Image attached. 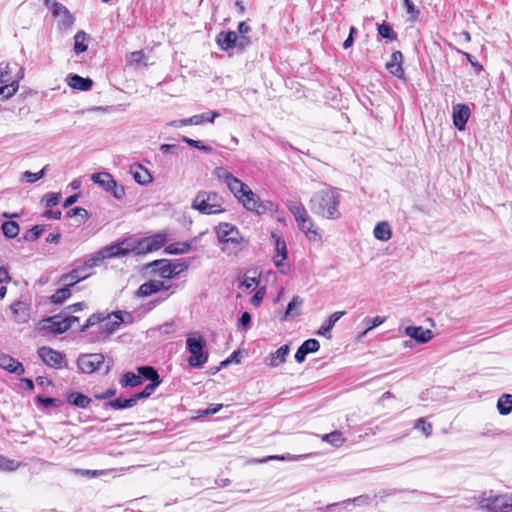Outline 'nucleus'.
Here are the masks:
<instances>
[{"instance_id":"1","label":"nucleus","mask_w":512,"mask_h":512,"mask_svg":"<svg viewBox=\"0 0 512 512\" xmlns=\"http://www.w3.org/2000/svg\"><path fill=\"white\" fill-rule=\"evenodd\" d=\"M341 194L338 188L328 186L315 192L309 201V207L312 213L328 220H336L341 214L339 206Z\"/></svg>"},{"instance_id":"2","label":"nucleus","mask_w":512,"mask_h":512,"mask_svg":"<svg viewBox=\"0 0 512 512\" xmlns=\"http://www.w3.org/2000/svg\"><path fill=\"white\" fill-rule=\"evenodd\" d=\"M224 199L221 195L212 191H200L193 199L191 207L201 214H220L225 211L223 208Z\"/></svg>"},{"instance_id":"3","label":"nucleus","mask_w":512,"mask_h":512,"mask_svg":"<svg viewBox=\"0 0 512 512\" xmlns=\"http://www.w3.org/2000/svg\"><path fill=\"white\" fill-rule=\"evenodd\" d=\"M216 232L223 245L222 250L227 254H235L242 249L243 237L234 225L221 223Z\"/></svg>"},{"instance_id":"4","label":"nucleus","mask_w":512,"mask_h":512,"mask_svg":"<svg viewBox=\"0 0 512 512\" xmlns=\"http://www.w3.org/2000/svg\"><path fill=\"white\" fill-rule=\"evenodd\" d=\"M187 350L191 356L187 362L192 368H200L208 361V353L204 351L205 340L202 336L189 335L186 339Z\"/></svg>"},{"instance_id":"5","label":"nucleus","mask_w":512,"mask_h":512,"mask_svg":"<svg viewBox=\"0 0 512 512\" xmlns=\"http://www.w3.org/2000/svg\"><path fill=\"white\" fill-rule=\"evenodd\" d=\"M18 69L17 64H0V100L7 99L14 95L19 88V77H13L11 74Z\"/></svg>"},{"instance_id":"6","label":"nucleus","mask_w":512,"mask_h":512,"mask_svg":"<svg viewBox=\"0 0 512 512\" xmlns=\"http://www.w3.org/2000/svg\"><path fill=\"white\" fill-rule=\"evenodd\" d=\"M91 180L101 186L106 192L112 194L116 199L120 200L125 196L123 186L118 185L111 174L107 172L94 173Z\"/></svg>"},{"instance_id":"7","label":"nucleus","mask_w":512,"mask_h":512,"mask_svg":"<svg viewBox=\"0 0 512 512\" xmlns=\"http://www.w3.org/2000/svg\"><path fill=\"white\" fill-rule=\"evenodd\" d=\"M105 357L101 353L82 354L77 359V365L83 373L91 374L100 369Z\"/></svg>"},{"instance_id":"8","label":"nucleus","mask_w":512,"mask_h":512,"mask_svg":"<svg viewBox=\"0 0 512 512\" xmlns=\"http://www.w3.org/2000/svg\"><path fill=\"white\" fill-rule=\"evenodd\" d=\"M38 355L42 359V361L49 367L61 369L66 366L64 354L50 347H40L38 349Z\"/></svg>"},{"instance_id":"9","label":"nucleus","mask_w":512,"mask_h":512,"mask_svg":"<svg viewBox=\"0 0 512 512\" xmlns=\"http://www.w3.org/2000/svg\"><path fill=\"white\" fill-rule=\"evenodd\" d=\"M471 115L470 108L466 104H455L452 107V118L454 126L463 131Z\"/></svg>"},{"instance_id":"10","label":"nucleus","mask_w":512,"mask_h":512,"mask_svg":"<svg viewBox=\"0 0 512 512\" xmlns=\"http://www.w3.org/2000/svg\"><path fill=\"white\" fill-rule=\"evenodd\" d=\"M505 495H489L488 497H481L479 500V507L481 509H486L489 512H508L502 507L503 502H505Z\"/></svg>"},{"instance_id":"11","label":"nucleus","mask_w":512,"mask_h":512,"mask_svg":"<svg viewBox=\"0 0 512 512\" xmlns=\"http://www.w3.org/2000/svg\"><path fill=\"white\" fill-rule=\"evenodd\" d=\"M171 285H167L164 281L151 279L142 285L137 290V295L140 297H148L157 292L168 290Z\"/></svg>"},{"instance_id":"12","label":"nucleus","mask_w":512,"mask_h":512,"mask_svg":"<svg viewBox=\"0 0 512 512\" xmlns=\"http://www.w3.org/2000/svg\"><path fill=\"white\" fill-rule=\"evenodd\" d=\"M165 242L166 234L158 233L144 238L142 241H140L139 246L143 252H151L163 247Z\"/></svg>"},{"instance_id":"13","label":"nucleus","mask_w":512,"mask_h":512,"mask_svg":"<svg viewBox=\"0 0 512 512\" xmlns=\"http://www.w3.org/2000/svg\"><path fill=\"white\" fill-rule=\"evenodd\" d=\"M238 200L249 211L260 214L265 209V207L259 202L257 195L250 188L246 190V193L242 195V198H239Z\"/></svg>"},{"instance_id":"14","label":"nucleus","mask_w":512,"mask_h":512,"mask_svg":"<svg viewBox=\"0 0 512 512\" xmlns=\"http://www.w3.org/2000/svg\"><path fill=\"white\" fill-rule=\"evenodd\" d=\"M405 334L421 344L427 343L433 338V332L421 326H408L405 328Z\"/></svg>"},{"instance_id":"15","label":"nucleus","mask_w":512,"mask_h":512,"mask_svg":"<svg viewBox=\"0 0 512 512\" xmlns=\"http://www.w3.org/2000/svg\"><path fill=\"white\" fill-rule=\"evenodd\" d=\"M10 309L16 323L23 324L28 322L30 318V308L26 303L16 301L11 304Z\"/></svg>"},{"instance_id":"16","label":"nucleus","mask_w":512,"mask_h":512,"mask_svg":"<svg viewBox=\"0 0 512 512\" xmlns=\"http://www.w3.org/2000/svg\"><path fill=\"white\" fill-rule=\"evenodd\" d=\"M52 323L53 331L55 333H64L73 327L75 322L79 321L76 316H66L61 318L60 316H54L48 320Z\"/></svg>"},{"instance_id":"17","label":"nucleus","mask_w":512,"mask_h":512,"mask_svg":"<svg viewBox=\"0 0 512 512\" xmlns=\"http://www.w3.org/2000/svg\"><path fill=\"white\" fill-rule=\"evenodd\" d=\"M123 322L124 319L122 312L117 311L103 320V323L100 325V329L104 331L106 335H109L113 333Z\"/></svg>"},{"instance_id":"18","label":"nucleus","mask_w":512,"mask_h":512,"mask_svg":"<svg viewBox=\"0 0 512 512\" xmlns=\"http://www.w3.org/2000/svg\"><path fill=\"white\" fill-rule=\"evenodd\" d=\"M402 61V53L400 51H394L390 57V60L386 63V69L395 77L402 78L404 76Z\"/></svg>"},{"instance_id":"19","label":"nucleus","mask_w":512,"mask_h":512,"mask_svg":"<svg viewBox=\"0 0 512 512\" xmlns=\"http://www.w3.org/2000/svg\"><path fill=\"white\" fill-rule=\"evenodd\" d=\"M153 268V271L158 273L161 278L164 279H172L173 269H172V261L167 259L155 260L150 265Z\"/></svg>"},{"instance_id":"20","label":"nucleus","mask_w":512,"mask_h":512,"mask_svg":"<svg viewBox=\"0 0 512 512\" xmlns=\"http://www.w3.org/2000/svg\"><path fill=\"white\" fill-rule=\"evenodd\" d=\"M0 367L17 375H22L25 372L22 363L6 354L0 356Z\"/></svg>"},{"instance_id":"21","label":"nucleus","mask_w":512,"mask_h":512,"mask_svg":"<svg viewBox=\"0 0 512 512\" xmlns=\"http://www.w3.org/2000/svg\"><path fill=\"white\" fill-rule=\"evenodd\" d=\"M303 303L304 301L300 296H294L288 303L286 311L284 315L281 317V320L287 321L299 316L301 314Z\"/></svg>"},{"instance_id":"22","label":"nucleus","mask_w":512,"mask_h":512,"mask_svg":"<svg viewBox=\"0 0 512 512\" xmlns=\"http://www.w3.org/2000/svg\"><path fill=\"white\" fill-rule=\"evenodd\" d=\"M67 84L72 89L88 91L92 88L93 81L90 78H83L77 74H70L67 77Z\"/></svg>"},{"instance_id":"23","label":"nucleus","mask_w":512,"mask_h":512,"mask_svg":"<svg viewBox=\"0 0 512 512\" xmlns=\"http://www.w3.org/2000/svg\"><path fill=\"white\" fill-rule=\"evenodd\" d=\"M314 226V222L310 216L298 223V228L305 234L308 240L317 242L321 240V235Z\"/></svg>"},{"instance_id":"24","label":"nucleus","mask_w":512,"mask_h":512,"mask_svg":"<svg viewBox=\"0 0 512 512\" xmlns=\"http://www.w3.org/2000/svg\"><path fill=\"white\" fill-rule=\"evenodd\" d=\"M289 353V346L283 345L265 359V363L271 367H277L284 363Z\"/></svg>"},{"instance_id":"25","label":"nucleus","mask_w":512,"mask_h":512,"mask_svg":"<svg viewBox=\"0 0 512 512\" xmlns=\"http://www.w3.org/2000/svg\"><path fill=\"white\" fill-rule=\"evenodd\" d=\"M345 314H346L345 311L334 312L332 315H330V317L328 318L326 323L320 327V329L318 330L317 334L321 335V336H325L327 338H331L330 332L333 329L335 323L341 317H343Z\"/></svg>"},{"instance_id":"26","label":"nucleus","mask_w":512,"mask_h":512,"mask_svg":"<svg viewBox=\"0 0 512 512\" xmlns=\"http://www.w3.org/2000/svg\"><path fill=\"white\" fill-rule=\"evenodd\" d=\"M105 259L125 256L129 253V249L123 247V242L114 243L101 249Z\"/></svg>"},{"instance_id":"27","label":"nucleus","mask_w":512,"mask_h":512,"mask_svg":"<svg viewBox=\"0 0 512 512\" xmlns=\"http://www.w3.org/2000/svg\"><path fill=\"white\" fill-rule=\"evenodd\" d=\"M237 32L228 31L221 32L217 37V43L220 48L224 51L235 48V40H236Z\"/></svg>"},{"instance_id":"28","label":"nucleus","mask_w":512,"mask_h":512,"mask_svg":"<svg viewBox=\"0 0 512 512\" xmlns=\"http://www.w3.org/2000/svg\"><path fill=\"white\" fill-rule=\"evenodd\" d=\"M287 208L294 216L297 224L305 220L310 215L308 214L306 208L299 202L296 201H288Z\"/></svg>"},{"instance_id":"29","label":"nucleus","mask_w":512,"mask_h":512,"mask_svg":"<svg viewBox=\"0 0 512 512\" xmlns=\"http://www.w3.org/2000/svg\"><path fill=\"white\" fill-rule=\"evenodd\" d=\"M131 174L138 184L144 185L152 181L150 173L142 165L131 167Z\"/></svg>"},{"instance_id":"30","label":"nucleus","mask_w":512,"mask_h":512,"mask_svg":"<svg viewBox=\"0 0 512 512\" xmlns=\"http://www.w3.org/2000/svg\"><path fill=\"white\" fill-rule=\"evenodd\" d=\"M374 237L380 241H388L392 237L391 227L388 222L383 221L376 224L373 230Z\"/></svg>"},{"instance_id":"31","label":"nucleus","mask_w":512,"mask_h":512,"mask_svg":"<svg viewBox=\"0 0 512 512\" xmlns=\"http://www.w3.org/2000/svg\"><path fill=\"white\" fill-rule=\"evenodd\" d=\"M67 401L71 405L79 408H87L91 403V399L79 392H71L67 395Z\"/></svg>"},{"instance_id":"32","label":"nucleus","mask_w":512,"mask_h":512,"mask_svg":"<svg viewBox=\"0 0 512 512\" xmlns=\"http://www.w3.org/2000/svg\"><path fill=\"white\" fill-rule=\"evenodd\" d=\"M226 185L237 199L242 198V195L249 189L245 183L236 177H233Z\"/></svg>"},{"instance_id":"33","label":"nucleus","mask_w":512,"mask_h":512,"mask_svg":"<svg viewBox=\"0 0 512 512\" xmlns=\"http://www.w3.org/2000/svg\"><path fill=\"white\" fill-rule=\"evenodd\" d=\"M136 400L132 396L129 399L116 398L105 403L106 407H110L116 410L131 408L136 405Z\"/></svg>"},{"instance_id":"34","label":"nucleus","mask_w":512,"mask_h":512,"mask_svg":"<svg viewBox=\"0 0 512 512\" xmlns=\"http://www.w3.org/2000/svg\"><path fill=\"white\" fill-rule=\"evenodd\" d=\"M497 409L501 415L510 414L512 412V395L503 394L497 401Z\"/></svg>"},{"instance_id":"35","label":"nucleus","mask_w":512,"mask_h":512,"mask_svg":"<svg viewBox=\"0 0 512 512\" xmlns=\"http://www.w3.org/2000/svg\"><path fill=\"white\" fill-rule=\"evenodd\" d=\"M307 457V455H292V454H285V455H274V456H267L263 459H253L252 463H266L271 460H281V461H295L300 460Z\"/></svg>"},{"instance_id":"36","label":"nucleus","mask_w":512,"mask_h":512,"mask_svg":"<svg viewBox=\"0 0 512 512\" xmlns=\"http://www.w3.org/2000/svg\"><path fill=\"white\" fill-rule=\"evenodd\" d=\"M122 387H136L142 384V378L133 372H126L120 379Z\"/></svg>"},{"instance_id":"37","label":"nucleus","mask_w":512,"mask_h":512,"mask_svg":"<svg viewBox=\"0 0 512 512\" xmlns=\"http://www.w3.org/2000/svg\"><path fill=\"white\" fill-rule=\"evenodd\" d=\"M22 466L20 461L10 459L4 455H0V471L12 472Z\"/></svg>"},{"instance_id":"38","label":"nucleus","mask_w":512,"mask_h":512,"mask_svg":"<svg viewBox=\"0 0 512 512\" xmlns=\"http://www.w3.org/2000/svg\"><path fill=\"white\" fill-rule=\"evenodd\" d=\"M322 440L324 442L331 444L334 447H339L345 442V438L343 437V434L338 430H335L331 433L323 435Z\"/></svg>"},{"instance_id":"39","label":"nucleus","mask_w":512,"mask_h":512,"mask_svg":"<svg viewBox=\"0 0 512 512\" xmlns=\"http://www.w3.org/2000/svg\"><path fill=\"white\" fill-rule=\"evenodd\" d=\"M89 38V35L84 31H79L74 36V50L77 54L83 53L87 50V45L85 44L86 40Z\"/></svg>"},{"instance_id":"40","label":"nucleus","mask_w":512,"mask_h":512,"mask_svg":"<svg viewBox=\"0 0 512 512\" xmlns=\"http://www.w3.org/2000/svg\"><path fill=\"white\" fill-rule=\"evenodd\" d=\"M191 249V245L188 242H177L172 243L165 247V252L167 254H184L187 253Z\"/></svg>"},{"instance_id":"41","label":"nucleus","mask_w":512,"mask_h":512,"mask_svg":"<svg viewBox=\"0 0 512 512\" xmlns=\"http://www.w3.org/2000/svg\"><path fill=\"white\" fill-rule=\"evenodd\" d=\"M2 232L7 238H15L19 234L20 227L15 221H6L2 224Z\"/></svg>"},{"instance_id":"42","label":"nucleus","mask_w":512,"mask_h":512,"mask_svg":"<svg viewBox=\"0 0 512 512\" xmlns=\"http://www.w3.org/2000/svg\"><path fill=\"white\" fill-rule=\"evenodd\" d=\"M220 114L215 111H208L202 114L192 116L193 125H200L204 122L213 123L215 118L219 117Z\"/></svg>"},{"instance_id":"43","label":"nucleus","mask_w":512,"mask_h":512,"mask_svg":"<svg viewBox=\"0 0 512 512\" xmlns=\"http://www.w3.org/2000/svg\"><path fill=\"white\" fill-rule=\"evenodd\" d=\"M138 372L141 378L151 380V383H154V380L161 381L157 371L152 366L139 367Z\"/></svg>"},{"instance_id":"44","label":"nucleus","mask_w":512,"mask_h":512,"mask_svg":"<svg viewBox=\"0 0 512 512\" xmlns=\"http://www.w3.org/2000/svg\"><path fill=\"white\" fill-rule=\"evenodd\" d=\"M71 296V290L69 287L65 286L61 289H58L52 296H51V302L53 304H61L66 299H68Z\"/></svg>"},{"instance_id":"45","label":"nucleus","mask_w":512,"mask_h":512,"mask_svg":"<svg viewBox=\"0 0 512 512\" xmlns=\"http://www.w3.org/2000/svg\"><path fill=\"white\" fill-rule=\"evenodd\" d=\"M84 279H85V276L77 275V271H74L73 269L71 270V272H69L61 277V281L65 284V286H67L69 288Z\"/></svg>"},{"instance_id":"46","label":"nucleus","mask_w":512,"mask_h":512,"mask_svg":"<svg viewBox=\"0 0 512 512\" xmlns=\"http://www.w3.org/2000/svg\"><path fill=\"white\" fill-rule=\"evenodd\" d=\"M377 30H378V34L386 40L394 41L397 39L396 33L393 31L391 26L386 23H382V24L378 25Z\"/></svg>"},{"instance_id":"47","label":"nucleus","mask_w":512,"mask_h":512,"mask_svg":"<svg viewBox=\"0 0 512 512\" xmlns=\"http://www.w3.org/2000/svg\"><path fill=\"white\" fill-rule=\"evenodd\" d=\"M45 230V225H35L24 235V240L28 242L36 241Z\"/></svg>"},{"instance_id":"48","label":"nucleus","mask_w":512,"mask_h":512,"mask_svg":"<svg viewBox=\"0 0 512 512\" xmlns=\"http://www.w3.org/2000/svg\"><path fill=\"white\" fill-rule=\"evenodd\" d=\"M272 237L275 239L276 256L282 257V260H286L287 248L285 241L274 233L272 234Z\"/></svg>"},{"instance_id":"49","label":"nucleus","mask_w":512,"mask_h":512,"mask_svg":"<svg viewBox=\"0 0 512 512\" xmlns=\"http://www.w3.org/2000/svg\"><path fill=\"white\" fill-rule=\"evenodd\" d=\"M160 383L161 381L154 380V383L148 384L143 391L134 394L133 397L135 398L136 402L140 399L149 397L154 392V390L160 385Z\"/></svg>"},{"instance_id":"50","label":"nucleus","mask_w":512,"mask_h":512,"mask_svg":"<svg viewBox=\"0 0 512 512\" xmlns=\"http://www.w3.org/2000/svg\"><path fill=\"white\" fill-rule=\"evenodd\" d=\"M105 260V257L102 253V251H98L96 254L92 255L90 258H88L84 264L86 267L91 270L94 267L99 266L103 261Z\"/></svg>"},{"instance_id":"51","label":"nucleus","mask_w":512,"mask_h":512,"mask_svg":"<svg viewBox=\"0 0 512 512\" xmlns=\"http://www.w3.org/2000/svg\"><path fill=\"white\" fill-rule=\"evenodd\" d=\"M213 175L218 179L227 184L234 177L227 169L224 167H216L213 170Z\"/></svg>"},{"instance_id":"52","label":"nucleus","mask_w":512,"mask_h":512,"mask_svg":"<svg viewBox=\"0 0 512 512\" xmlns=\"http://www.w3.org/2000/svg\"><path fill=\"white\" fill-rule=\"evenodd\" d=\"M182 141L187 143L189 146L194 147L196 149H199L201 151H204L206 153H211L212 152V148L210 146L204 145L199 140H194V139L188 138L186 136H183L182 137Z\"/></svg>"},{"instance_id":"53","label":"nucleus","mask_w":512,"mask_h":512,"mask_svg":"<svg viewBox=\"0 0 512 512\" xmlns=\"http://www.w3.org/2000/svg\"><path fill=\"white\" fill-rule=\"evenodd\" d=\"M47 166L43 167L39 172L32 173L30 171H25L22 175V179L29 183H34L41 179L46 171Z\"/></svg>"},{"instance_id":"54","label":"nucleus","mask_w":512,"mask_h":512,"mask_svg":"<svg viewBox=\"0 0 512 512\" xmlns=\"http://www.w3.org/2000/svg\"><path fill=\"white\" fill-rule=\"evenodd\" d=\"M154 330L158 331L161 334L169 335V334H173L177 331V325H176L175 321H169L162 325H159Z\"/></svg>"},{"instance_id":"55","label":"nucleus","mask_w":512,"mask_h":512,"mask_svg":"<svg viewBox=\"0 0 512 512\" xmlns=\"http://www.w3.org/2000/svg\"><path fill=\"white\" fill-rule=\"evenodd\" d=\"M301 348L307 353L317 352L320 348V343L316 339H308L301 344Z\"/></svg>"},{"instance_id":"56","label":"nucleus","mask_w":512,"mask_h":512,"mask_svg":"<svg viewBox=\"0 0 512 512\" xmlns=\"http://www.w3.org/2000/svg\"><path fill=\"white\" fill-rule=\"evenodd\" d=\"M258 283L259 282L256 277L244 276L239 286L241 288H245L246 290L253 291L258 286Z\"/></svg>"},{"instance_id":"57","label":"nucleus","mask_w":512,"mask_h":512,"mask_svg":"<svg viewBox=\"0 0 512 512\" xmlns=\"http://www.w3.org/2000/svg\"><path fill=\"white\" fill-rule=\"evenodd\" d=\"M415 428L421 430L426 437L430 436L432 433V425L423 418H419L416 421Z\"/></svg>"},{"instance_id":"58","label":"nucleus","mask_w":512,"mask_h":512,"mask_svg":"<svg viewBox=\"0 0 512 512\" xmlns=\"http://www.w3.org/2000/svg\"><path fill=\"white\" fill-rule=\"evenodd\" d=\"M53 14L55 16H65L72 21V17L68 11V9L61 3L55 2L53 5Z\"/></svg>"},{"instance_id":"59","label":"nucleus","mask_w":512,"mask_h":512,"mask_svg":"<svg viewBox=\"0 0 512 512\" xmlns=\"http://www.w3.org/2000/svg\"><path fill=\"white\" fill-rule=\"evenodd\" d=\"M60 197L61 195L59 193H47L42 201L45 203L46 207H53L59 203Z\"/></svg>"},{"instance_id":"60","label":"nucleus","mask_w":512,"mask_h":512,"mask_svg":"<svg viewBox=\"0 0 512 512\" xmlns=\"http://www.w3.org/2000/svg\"><path fill=\"white\" fill-rule=\"evenodd\" d=\"M105 318H102L100 314H93L91 315L87 320H86V323L83 325V327L81 328V331H85L87 330L88 328L94 326L95 324H102L103 323V320Z\"/></svg>"},{"instance_id":"61","label":"nucleus","mask_w":512,"mask_h":512,"mask_svg":"<svg viewBox=\"0 0 512 512\" xmlns=\"http://www.w3.org/2000/svg\"><path fill=\"white\" fill-rule=\"evenodd\" d=\"M370 325L368 328L362 333V335H365L368 331L372 330L373 328L378 327L379 325L383 324L386 321V317L382 316H375L371 319L366 320Z\"/></svg>"},{"instance_id":"62","label":"nucleus","mask_w":512,"mask_h":512,"mask_svg":"<svg viewBox=\"0 0 512 512\" xmlns=\"http://www.w3.org/2000/svg\"><path fill=\"white\" fill-rule=\"evenodd\" d=\"M250 45V39L246 35H238L236 34V40H235V48L242 51L247 46Z\"/></svg>"},{"instance_id":"63","label":"nucleus","mask_w":512,"mask_h":512,"mask_svg":"<svg viewBox=\"0 0 512 512\" xmlns=\"http://www.w3.org/2000/svg\"><path fill=\"white\" fill-rule=\"evenodd\" d=\"M221 408H222V404H212L207 409L198 410L197 413H198L199 417L213 415V414H216L217 412H219L221 410Z\"/></svg>"},{"instance_id":"64","label":"nucleus","mask_w":512,"mask_h":512,"mask_svg":"<svg viewBox=\"0 0 512 512\" xmlns=\"http://www.w3.org/2000/svg\"><path fill=\"white\" fill-rule=\"evenodd\" d=\"M265 296V288H260L251 298V304L255 307L259 306Z\"/></svg>"}]
</instances>
